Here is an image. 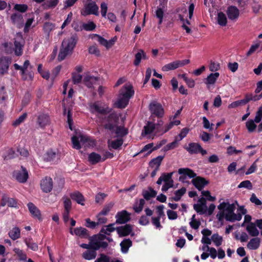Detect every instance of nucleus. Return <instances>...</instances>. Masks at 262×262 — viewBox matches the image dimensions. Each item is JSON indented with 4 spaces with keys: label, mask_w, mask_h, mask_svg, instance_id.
Here are the masks:
<instances>
[{
    "label": "nucleus",
    "mask_w": 262,
    "mask_h": 262,
    "mask_svg": "<svg viewBox=\"0 0 262 262\" xmlns=\"http://www.w3.org/2000/svg\"><path fill=\"white\" fill-rule=\"evenodd\" d=\"M91 112L94 113L95 112L100 114L98 116V119L101 123H103V127L105 129L113 132L118 125L119 116L115 112H112V108L106 106L101 107L96 103L94 102L90 106Z\"/></svg>",
    "instance_id": "obj_1"
},
{
    "label": "nucleus",
    "mask_w": 262,
    "mask_h": 262,
    "mask_svg": "<svg viewBox=\"0 0 262 262\" xmlns=\"http://www.w3.org/2000/svg\"><path fill=\"white\" fill-rule=\"evenodd\" d=\"M150 113L159 118H162L164 115V109L162 104L156 101H151L149 105Z\"/></svg>",
    "instance_id": "obj_2"
},
{
    "label": "nucleus",
    "mask_w": 262,
    "mask_h": 262,
    "mask_svg": "<svg viewBox=\"0 0 262 262\" xmlns=\"http://www.w3.org/2000/svg\"><path fill=\"white\" fill-rule=\"evenodd\" d=\"M106 234L99 233L92 236V238L96 244L98 246V250L100 249H105L108 246V244L107 242L104 241L106 237Z\"/></svg>",
    "instance_id": "obj_3"
},
{
    "label": "nucleus",
    "mask_w": 262,
    "mask_h": 262,
    "mask_svg": "<svg viewBox=\"0 0 262 262\" xmlns=\"http://www.w3.org/2000/svg\"><path fill=\"white\" fill-rule=\"evenodd\" d=\"M21 170H15L13 171L12 176L17 181L20 183H26L29 178V174L26 168L21 166Z\"/></svg>",
    "instance_id": "obj_4"
},
{
    "label": "nucleus",
    "mask_w": 262,
    "mask_h": 262,
    "mask_svg": "<svg viewBox=\"0 0 262 262\" xmlns=\"http://www.w3.org/2000/svg\"><path fill=\"white\" fill-rule=\"evenodd\" d=\"M77 34H73L70 37L66 38L63 40L61 47H64L72 52L77 43Z\"/></svg>",
    "instance_id": "obj_5"
},
{
    "label": "nucleus",
    "mask_w": 262,
    "mask_h": 262,
    "mask_svg": "<svg viewBox=\"0 0 262 262\" xmlns=\"http://www.w3.org/2000/svg\"><path fill=\"white\" fill-rule=\"evenodd\" d=\"M53 180L51 177H46L40 181V188L45 193L51 191L53 189Z\"/></svg>",
    "instance_id": "obj_6"
},
{
    "label": "nucleus",
    "mask_w": 262,
    "mask_h": 262,
    "mask_svg": "<svg viewBox=\"0 0 262 262\" xmlns=\"http://www.w3.org/2000/svg\"><path fill=\"white\" fill-rule=\"evenodd\" d=\"M130 214L126 210H122L118 212L115 217L116 219V223L123 224L128 222L130 220Z\"/></svg>",
    "instance_id": "obj_7"
},
{
    "label": "nucleus",
    "mask_w": 262,
    "mask_h": 262,
    "mask_svg": "<svg viewBox=\"0 0 262 262\" xmlns=\"http://www.w3.org/2000/svg\"><path fill=\"white\" fill-rule=\"evenodd\" d=\"M116 231L120 237H123L131 234V236L134 235V233H132L133 231V226L130 224H125L124 226H121L116 228Z\"/></svg>",
    "instance_id": "obj_8"
},
{
    "label": "nucleus",
    "mask_w": 262,
    "mask_h": 262,
    "mask_svg": "<svg viewBox=\"0 0 262 262\" xmlns=\"http://www.w3.org/2000/svg\"><path fill=\"white\" fill-rule=\"evenodd\" d=\"M99 7L95 2H93L88 3L85 6V9L82 14L84 16L90 14H94L96 16L99 15L98 13Z\"/></svg>",
    "instance_id": "obj_9"
},
{
    "label": "nucleus",
    "mask_w": 262,
    "mask_h": 262,
    "mask_svg": "<svg viewBox=\"0 0 262 262\" xmlns=\"http://www.w3.org/2000/svg\"><path fill=\"white\" fill-rule=\"evenodd\" d=\"M135 91L133 86L131 84H125L120 90L119 95L128 99H130L134 95Z\"/></svg>",
    "instance_id": "obj_10"
},
{
    "label": "nucleus",
    "mask_w": 262,
    "mask_h": 262,
    "mask_svg": "<svg viewBox=\"0 0 262 262\" xmlns=\"http://www.w3.org/2000/svg\"><path fill=\"white\" fill-rule=\"evenodd\" d=\"M11 62V58L8 56H2L0 58V74L4 75L8 72L9 65Z\"/></svg>",
    "instance_id": "obj_11"
},
{
    "label": "nucleus",
    "mask_w": 262,
    "mask_h": 262,
    "mask_svg": "<svg viewBox=\"0 0 262 262\" xmlns=\"http://www.w3.org/2000/svg\"><path fill=\"white\" fill-rule=\"evenodd\" d=\"M178 173L180 174H182L179 178L180 181H182L186 178V177L189 178L194 179L196 177V174L194 172L193 170L189 168H181L178 170Z\"/></svg>",
    "instance_id": "obj_12"
},
{
    "label": "nucleus",
    "mask_w": 262,
    "mask_h": 262,
    "mask_svg": "<svg viewBox=\"0 0 262 262\" xmlns=\"http://www.w3.org/2000/svg\"><path fill=\"white\" fill-rule=\"evenodd\" d=\"M192 183L199 191H202L209 182L203 177L197 176L192 180Z\"/></svg>",
    "instance_id": "obj_13"
},
{
    "label": "nucleus",
    "mask_w": 262,
    "mask_h": 262,
    "mask_svg": "<svg viewBox=\"0 0 262 262\" xmlns=\"http://www.w3.org/2000/svg\"><path fill=\"white\" fill-rule=\"evenodd\" d=\"M70 232L71 234H75L81 238H87L90 237L88 230L81 227L75 228L74 231H73L72 228H71Z\"/></svg>",
    "instance_id": "obj_14"
},
{
    "label": "nucleus",
    "mask_w": 262,
    "mask_h": 262,
    "mask_svg": "<svg viewBox=\"0 0 262 262\" xmlns=\"http://www.w3.org/2000/svg\"><path fill=\"white\" fill-rule=\"evenodd\" d=\"M226 13L228 18L232 20L237 19L239 14V10L236 7L234 6H229Z\"/></svg>",
    "instance_id": "obj_15"
},
{
    "label": "nucleus",
    "mask_w": 262,
    "mask_h": 262,
    "mask_svg": "<svg viewBox=\"0 0 262 262\" xmlns=\"http://www.w3.org/2000/svg\"><path fill=\"white\" fill-rule=\"evenodd\" d=\"M27 206L30 212L34 217L40 221L42 220L40 210L33 203L29 202L27 204Z\"/></svg>",
    "instance_id": "obj_16"
},
{
    "label": "nucleus",
    "mask_w": 262,
    "mask_h": 262,
    "mask_svg": "<svg viewBox=\"0 0 262 262\" xmlns=\"http://www.w3.org/2000/svg\"><path fill=\"white\" fill-rule=\"evenodd\" d=\"M70 198L73 201L76 202L78 204L83 206L85 199L81 193L78 191H75L70 194Z\"/></svg>",
    "instance_id": "obj_17"
},
{
    "label": "nucleus",
    "mask_w": 262,
    "mask_h": 262,
    "mask_svg": "<svg viewBox=\"0 0 262 262\" xmlns=\"http://www.w3.org/2000/svg\"><path fill=\"white\" fill-rule=\"evenodd\" d=\"M50 121L49 116L45 114H40L37 117V122L41 128L45 127L49 124Z\"/></svg>",
    "instance_id": "obj_18"
},
{
    "label": "nucleus",
    "mask_w": 262,
    "mask_h": 262,
    "mask_svg": "<svg viewBox=\"0 0 262 262\" xmlns=\"http://www.w3.org/2000/svg\"><path fill=\"white\" fill-rule=\"evenodd\" d=\"M88 161L92 165H95L102 162V157L100 154L92 152L88 156Z\"/></svg>",
    "instance_id": "obj_19"
},
{
    "label": "nucleus",
    "mask_w": 262,
    "mask_h": 262,
    "mask_svg": "<svg viewBox=\"0 0 262 262\" xmlns=\"http://www.w3.org/2000/svg\"><path fill=\"white\" fill-rule=\"evenodd\" d=\"M201 148V145L197 143H190L188 146L185 147V149L190 154H196L199 152V149Z\"/></svg>",
    "instance_id": "obj_20"
},
{
    "label": "nucleus",
    "mask_w": 262,
    "mask_h": 262,
    "mask_svg": "<svg viewBox=\"0 0 262 262\" xmlns=\"http://www.w3.org/2000/svg\"><path fill=\"white\" fill-rule=\"evenodd\" d=\"M157 194V191L151 187H148V190H143L142 191V195L144 199L147 201L149 200L151 198H155Z\"/></svg>",
    "instance_id": "obj_21"
},
{
    "label": "nucleus",
    "mask_w": 262,
    "mask_h": 262,
    "mask_svg": "<svg viewBox=\"0 0 262 262\" xmlns=\"http://www.w3.org/2000/svg\"><path fill=\"white\" fill-rule=\"evenodd\" d=\"M93 37H96L97 40L100 43V44L107 48H110L114 44V41L113 40H110L108 41L104 38L97 34H94Z\"/></svg>",
    "instance_id": "obj_22"
},
{
    "label": "nucleus",
    "mask_w": 262,
    "mask_h": 262,
    "mask_svg": "<svg viewBox=\"0 0 262 262\" xmlns=\"http://www.w3.org/2000/svg\"><path fill=\"white\" fill-rule=\"evenodd\" d=\"M122 253H126L129 248L132 246V242L129 238L123 239L120 244Z\"/></svg>",
    "instance_id": "obj_23"
},
{
    "label": "nucleus",
    "mask_w": 262,
    "mask_h": 262,
    "mask_svg": "<svg viewBox=\"0 0 262 262\" xmlns=\"http://www.w3.org/2000/svg\"><path fill=\"white\" fill-rule=\"evenodd\" d=\"M260 239L258 237H254L250 239L247 244V247L251 250H256L260 246Z\"/></svg>",
    "instance_id": "obj_24"
},
{
    "label": "nucleus",
    "mask_w": 262,
    "mask_h": 262,
    "mask_svg": "<svg viewBox=\"0 0 262 262\" xmlns=\"http://www.w3.org/2000/svg\"><path fill=\"white\" fill-rule=\"evenodd\" d=\"M186 188L183 187L181 189L176 190L174 193V196L169 198V200L171 201L178 202L181 200L182 196L186 193Z\"/></svg>",
    "instance_id": "obj_25"
},
{
    "label": "nucleus",
    "mask_w": 262,
    "mask_h": 262,
    "mask_svg": "<svg viewBox=\"0 0 262 262\" xmlns=\"http://www.w3.org/2000/svg\"><path fill=\"white\" fill-rule=\"evenodd\" d=\"M9 237L13 241L20 237V230L17 227H13L8 233Z\"/></svg>",
    "instance_id": "obj_26"
},
{
    "label": "nucleus",
    "mask_w": 262,
    "mask_h": 262,
    "mask_svg": "<svg viewBox=\"0 0 262 262\" xmlns=\"http://www.w3.org/2000/svg\"><path fill=\"white\" fill-rule=\"evenodd\" d=\"M220 74L217 72L210 74L206 79L205 83L207 85L213 84L215 83L217 79L219 78Z\"/></svg>",
    "instance_id": "obj_27"
},
{
    "label": "nucleus",
    "mask_w": 262,
    "mask_h": 262,
    "mask_svg": "<svg viewBox=\"0 0 262 262\" xmlns=\"http://www.w3.org/2000/svg\"><path fill=\"white\" fill-rule=\"evenodd\" d=\"M89 243L87 244H82L80 245V247L82 248L86 249L89 250H98V246L97 247V245L96 243H94L92 238L91 236L89 237Z\"/></svg>",
    "instance_id": "obj_28"
},
{
    "label": "nucleus",
    "mask_w": 262,
    "mask_h": 262,
    "mask_svg": "<svg viewBox=\"0 0 262 262\" xmlns=\"http://www.w3.org/2000/svg\"><path fill=\"white\" fill-rule=\"evenodd\" d=\"M246 230L249 234L252 236H257L259 234V231L256 228L255 224L252 223H250L247 225Z\"/></svg>",
    "instance_id": "obj_29"
},
{
    "label": "nucleus",
    "mask_w": 262,
    "mask_h": 262,
    "mask_svg": "<svg viewBox=\"0 0 262 262\" xmlns=\"http://www.w3.org/2000/svg\"><path fill=\"white\" fill-rule=\"evenodd\" d=\"M235 206L234 204L228 203V206L226 208V213H225V219L226 221L231 220V214L234 212Z\"/></svg>",
    "instance_id": "obj_30"
},
{
    "label": "nucleus",
    "mask_w": 262,
    "mask_h": 262,
    "mask_svg": "<svg viewBox=\"0 0 262 262\" xmlns=\"http://www.w3.org/2000/svg\"><path fill=\"white\" fill-rule=\"evenodd\" d=\"M97 250H89L84 252L82 257L86 260H91L96 258L97 256L96 251Z\"/></svg>",
    "instance_id": "obj_31"
},
{
    "label": "nucleus",
    "mask_w": 262,
    "mask_h": 262,
    "mask_svg": "<svg viewBox=\"0 0 262 262\" xmlns=\"http://www.w3.org/2000/svg\"><path fill=\"white\" fill-rule=\"evenodd\" d=\"M156 126L155 123L148 121L146 125L144 126V130L142 134H143L144 132L145 135H149L151 134L155 129H156Z\"/></svg>",
    "instance_id": "obj_32"
},
{
    "label": "nucleus",
    "mask_w": 262,
    "mask_h": 262,
    "mask_svg": "<svg viewBox=\"0 0 262 262\" xmlns=\"http://www.w3.org/2000/svg\"><path fill=\"white\" fill-rule=\"evenodd\" d=\"M164 158V156H159L157 157L152 159L149 162V166L151 167H154L156 166L155 168H159Z\"/></svg>",
    "instance_id": "obj_33"
},
{
    "label": "nucleus",
    "mask_w": 262,
    "mask_h": 262,
    "mask_svg": "<svg viewBox=\"0 0 262 262\" xmlns=\"http://www.w3.org/2000/svg\"><path fill=\"white\" fill-rule=\"evenodd\" d=\"M119 98L117 102H116V105L118 108H125L129 102V99L123 97L119 95Z\"/></svg>",
    "instance_id": "obj_34"
},
{
    "label": "nucleus",
    "mask_w": 262,
    "mask_h": 262,
    "mask_svg": "<svg viewBox=\"0 0 262 262\" xmlns=\"http://www.w3.org/2000/svg\"><path fill=\"white\" fill-rule=\"evenodd\" d=\"M145 202L144 199H140L139 200V203L138 204V202H136L133 206V209L135 212L139 213L143 210V207L145 205Z\"/></svg>",
    "instance_id": "obj_35"
},
{
    "label": "nucleus",
    "mask_w": 262,
    "mask_h": 262,
    "mask_svg": "<svg viewBox=\"0 0 262 262\" xmlns=\"http://www.w3.org/2000/svg\"><path fill=\"white\" fill-rule=\"evenodd\" d=\"M179 68V65L177 62V60L170 62L169 63L166 64L164 66L162 70L163 71L167 72L170 70H173Z\"/></svg>",
    "instance_id": "obj_36"
},
{
    "label": "nucleus",
    "mask_w": 262,
    "mask_h": 262,
    "mask_svg": "<svg viewBox=\"0 0 262 262\" xmlns=\"http://www.w3.org/2000/svg\"><path fill=\"white\" fill-rule=\"evenodd\" d=\"M227 19L226 15L222 12L217 14V23L221 26H225L227 25Z\"/></svg>",
    "instance_id": "obj_37"
},
{
    "label": "nucleus",
    "mask_w": 262,
    "mask_h": 262,
    "mask_svg": "<svg viewBox=\"0 0 262 262\" xmlns=\"http://www.w3.org/2000/svg\"><path fill=\"white\" fill-rule=\"evenodd\" d=\"M247 103H248L247 100L246 98V96H245L244 99H242V100H237V101L232 102L231 104H230L229 105L228 107L229 108H236L239 106L245 105Z\"/></svg>",
    "instance_id": "obj_38"
},
{
    "label": "nucleus",
    "mask_w": 262,
    "mask_h": 262,
    "mask_svg": "<svg viewBox=\"0 0 262 262\" xmlns=\"http://www.w3.org/2000/svg\"><path fill=\"white\" fill-rule=\"evenodd\" d=\"M25 243L27 247L34 251H36L38 249V246L37 243L33 242L31 238H26L25 239Z\"/></svg>",
    "instance_id": "obj_39"
},
{
    "label": "nucleus",
    "mask_w": 262,
    "mask_h": 262,
    "mask_svg": "<svg viewBox=\"0 0 262 262\" xmlns=\"http://www.w3.org/2000/svg\"><path fill=\"white\" fill-rule=\"evenodd\" d=\"M14 53L15 55L19 56L22 55L23 54V46L21 43L18 41L15 40L14 42Z\"/></svg>",
    "instance_id": "obj_40"
},
{
    "label": "nucleus",
    "mask_w": 262,
    "mask_h": 262,
    "mask_svg": "<svg viewBox=\"0 0 262 262\" xmlns=\"http://www.w3.org/2000/svg\"><path fill=\"white\" fill-rule=\"evenodd\" d=\"M246 126L249 133H252L255 130L257 125L254 120L250 119L246 122Z\"/></svg>",
    "instance_id": "obj_41"
},
{
    "label": "nucleus",
    "mask_w": 262,
    "mask_h": 262,
    "mask_svg": "<svg viewBox=\"0 0 262 262\" xmlns=\"http://www.w3.org/2000/svg\"><path fill=\"white\" fill-rule=\"evenodd\" d=\"M71 51L69 50L68 49L65 48L64 47H62L60 49L58 55V59L59 61H61L65 59L66 56L69 54Z\"/></svg>",
    "instance_id": "obj_42"
},
{
    "label": "nucleus",
    "mask_w": 262,
    "mask_h": 262,
    "mask_svg": "<svg viewBox=\"0 0 262 262\" xmlns=\"http://www.w3.org/2000/svg\"><path fill=\"white\" fill-rule=\"evenodd\" d=\"M114 204L113 202H110L106 204L102 209V210L99 213L98 216L100 215H106L111 210L113 207Z\"/></svg>",
    "instance_id": "obj_43"
},
{
    "label": "nucleus",
    "mask_w": 262,
    "mask_h": 262,
    "mask_svg": "<svg viewBox=\"0 0 262 262\" xmlns=\"http://www.w3.org/2000/svg\"><path fill=\"white\" fill-rule=\"evenodd\" d=\"M64 211H71L72 209V202L71 199L66 196L62 198Z\"/></svg>",
    "instance_id": "obj_44"
},
{
    "label": "nucleus",
    "mask_w": 262,
    "mask_h": 262,
    "mask_svg": "<svg viewBox=\"0 0 262 262\" xmlns=\"http://www.w3.org/2000/svg\"><path fill=\"white\" fill-rule=\"evenodd\" d=\"M245 96L248 103L250 101H256L260 100L262 98V93L259 95H253L251 93L246 94Z\"/></svg>",
    "instance_id": "obj_45"
},
{
    "label": "nucleus",
    "mask_w": 262,
    "mask_h": 262,
    "mask_svg": "<svg viewBox=\"0 0 262 262\" xmlns=\"http://www.w3.org/2000/svg\"><path fill=\"white\" fill-rule=\"evenodd\" d=\"M123 140L122 138L117 139L111 142L109 147L114 149H118L123 144Z\"/></svg>",
    "instance_id": "obj_46"
},
{
    "label": "nucleus",
    "mask_w": 262,
    "mask_h": 262,
    "mask_svg": "<svg viewBox=\"0 0 262 262\" xmlns=\"http://www.w3.org/2000/svg\"><path fill=\"white\" fill-rule=\"evenodd\" d=\"M211 240L216 247H219L222 244L223 237L217 233H214L211 236Z\"/></svg>",
    "instance_id": "obj_47"
},
{
    "label": "nucleus",
    "mask_w": 262,
    "mask_h": 262,
    "mask_svg": "<svg viewBox=\"0 0 262 262\" xmlns=\"http://www.w3.org/2000/svg\"><path fill=\"white\" fill-rule=\"evenodd\" d=\"M27 114L25 113L20 115L17 119H16L15 121L12 123L13 126L16 127L19 125L21 123H23L25 119L27 118Z\"/></svg>",
    "instance_id": "obj_48"
},
{
    "label": "nucleus",
    "mask_w": 262,
    "mask_h": 262,
    "mask_svg": "<svg viewBox=\"0 0 262 262\" xmlns=\"http://www.w3.org/2000/svg\"><path fill=\"white\" fill-rule=\"evenodd\" d=\"M96 25L93 21H89L88 23H83V30L86 31H91L95 29Z\"/></svg>",
    "instance_id": "obj_49"
},
{
    "label": "nucleus",
    "mask_w": 262,
    "mask_h": 262,
    "mask_svg": "<svg viewBox=\"0 0 262 262\" xmlns=\"http://www.w3.org/2000/svg\"><path fill=\"white\" fill-rule=\"evenodd\" d=\"M178 142L179 141L178 140V137H176L174 140L173 142L167 144L164 147V150L167 151L176 148L178 145Z\"/></svg>",
    "instance_id": "obj_50"
},
{
    "label": "nucleus",
    "mask_w": 262,
    "mask_h": 262,
    "mask_svg": "<svg viewBox=\"0 0 262 262\" xmlns=\"http://www.w3.org/2000/svg\"><path fill=\"white\" fill-rule=\"evenodd\" d=\"M14 253L17 255L20 260H26L27 259L26 254L22 250L17 248L13 249Z\"/></svg>",
    "instance_id": "obj_51"
},
{
    "label": "nucleus",
    "mask_w": 262,
    "mask_h": 262,
    "mask_svg": "<svg viewBox=\"0 0 262 262\" xmlns=\"http://www.w3.org/2000/svg\"><path fill=\"white\" fill-rule=\"evenodd\" d=\"M56 157V153L52 150H49L44 155V160L47 162L53 161Z\"/></svg>",
    "instance_id": "obj_52"
},
{
    "label": "nucleus",
    "mask_w": 262,
    "mask_h": 262,
    "mask_svg": "<svg viewBox=\"0 0 262 262\" xmlns=\"http://www.w3.org/2000/svg\"><path fill=\"white\" fill-rule=\"evenodd\" d=\"M153 146H154L153 143L147 144L143 147V148L141 149L140 152H143L148 151L147 154H148V155L150 154L153 150H156L159 147H155L152 149H151V148L153 147Z\"/></svg>",
    "instance_id": "obj_53"
},
{
    "label": "nucleus",
    "mask_w": 262,
    "mask_h": 262,
    "mask_svg": "<svg viewBox=\"0 0 262 262\" xmlns=\"http://www.w3.org/2000/svg\"><path fill=\"white\" fill-rule=\"evenodd\" d=\"M55 24L50 22H46L43 25V29L45 33L49 34L54 29Z\"/></svg>",
    "instance_id": "obj_54"
},
{
    "label": "nucleus",
    "mask_w": 262,
    "mask_h": 262,
    "mask_svg": "<svg viewBox=\"0 0 262 262\" xmlns=\"http://www.w3.org/2000/svg\"><path fill=\"white\" fill-rule=\"evenodd\" d=\"M252 184L249 180H245L241 182L237 186L238 188H246L249 190L252 189Z\"/></svg>",
    "instance_id": "obj_55"
},
{
    "label": "nucleus",
    "mask_w": 262,
    "mask_h": 262,
    "mask_svg": "<svg viewBox=\"0 0 262 262\" xmlns=\"http://www.w3.org/2000/svg\"><path fill=\"white\" fill-rule=\"evenodd\" d=\"M156 17L159 19V25L162 24L164 16V11L161 8H158L156 11Z\"/></svg>",
    "instance_id": "obj_56"
},
{
    "label": "nucleus",
    "mask_w": 262,
    "mask_h": 262,
    "mask_svg": "<svg viewBox=\"0 0 262 262\" xmlns=\"http://www.w3.org/2000/svg\"><path fill=\"white\" fill-rule=\"evenodd\" d=\"M11 19L14 24L20 23L23 20V16L20 14L15 13L11 15Z\"/></svg>",
    "instance_id": "obj_57"
},
{
    "label": "nucleus",
    "mask_w": 262,
    "mask_h": 262,
    "mask_svg": "<svg viewBox=\"0 0 262 262\" xmlns=\"http://www.w3.org/2000/svg\"><path fill=\"white\" fill-rule=\"evenodd\" d=\"M107 194L103 192H99L95 196V202L97 203L102 204L104 199L107 196Z\"/></svg>",
    "instance_id": "obj_58"
},
{
    "label": "nucleus",
    "mask_w": 262,
    "mask_h": 262,
    "mask_svg": "<svg viewBox=\"0 0 262 262\" xmlns=\"http://www.w3.org/2000/svg\"><path fill=\"white\" fill-rule=\"evenodd\" d=\"M72 142L73 144V147L76 149H80L81 148L78 138L74 136L71 138Z\"/></svg>",
    "instance_id": "obj_59"
},
{
    "label": "nucleus",
    "mask_w": 262,
    "mask_h": 262,
    "mask_svg": "<svg viewBox=\"0 0 262 262\" xmlns=\"http://www.w3.org/2000/svg\"><path fill=\"white\" fill-rule=\"evenodd\" d=\"M28 8V7L26 4H16L14 6V9L20 12H25Z\"/></svg>",
    "instance_id": "obj_60"
},
{
    "label": "nucleus",
    "mask_w": 262,
    "mask_h": 262,
    "mask_svg": "<svg viewBox=\"0 0 262 262\" xmlns=\"http://www.w3.org/2000/svg\"><path fill=\"white\" fill-rule=\"evenodd\" d=\"M173 174V172H169V173H163L161 177L163 181L165 183L170 182L172 179V176Z\"/></svg>",
    "instance_id": "obj_61"
},
{
    "label": "nucleus",
    "mask_w": 262,
    "mask_h": 262,
    "mask_svg": "<svg viewBox=\"0 0 262 262\" xmlns=\"http://www.w3.org/2000/svg\"><path fill=\"white\" fill-rule=\"evenodd\" d=\"M96 78L93 76H86L84 78L83 81L84 84L89 88H91L93 86V83L92 80Z\"/></svg>",
    "instance_id": "obj_62"
},
{
    "label": "nucleus",
    "mask_w": 262,
    "mask_h": 262,
    "mask_svg": "<svg viewBox=\"0 0 262 262\" xmlns=\"http://www.w3.org/2000/svg\"><path fill=\"white\" fill-rule=\"evenodd\" d=\"M189 129L187 127H184L183 128L180 133L179 134L178 137V140L179 141L182 140L183 138H184L188 133H189Z\"/></svg>",
    "instance_id": "obj_63"
},
{
    "label": "nucleus",
    "mask_w": 262,
    "mask_h": 262,
    "mask_svg": "<svg viewBox=\"0 0 262 262\" xmlns=\"http://www.w3.org/2000/svg\"><path fill=\"white\" fill-rule=\"evenodd\" d=\"M72 78L73 83L76 84L81 82L82 76L81 75L77 74L76 73H72Z\"/></svg>",
    "instance_id": "obj_64"
}]
</instances>
